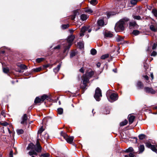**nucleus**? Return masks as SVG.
<instances>
[{
  "label": "nucleus",
  "mask_w": 157,
  "mask_h": 157,
  "mask_svg": "<svg viewBox=\"0 0 157 157\" xmlns=\"http://www.w3.org/2000/svg\"><path fill=\"white\" fill-rule=\"evenodd\" d=\"M28 150H30L28 154L30 155H37V152H40L41 151L42 147L41 146H36L32 143H30L27 148Z\"/></svg>",
  "instance_id": "1"
},
{
  "label": "nucleus",
  "mask_w": 157,
  "mask_h": 157,
  "mask_svg": "<svg viewBox=\"0 0 157 157\" xmlns=\"http://www.w3.org/2000/svg\"><path fill=\"white\" fill-rule=\"evenodd\" d=\"M129 21V19L127 18H124L123 19L120 20L116 25L115 27V29L116 32H118L121 31H123L124 30V25L125 22Z\"/></svg>",
  "instance_id": "2"
},
{
  "label": "nucleus",
  "mask_w": 157,
  "mask_h": 157,
  "mask_svg": "<svg viewBox=\"0 0 157 157\" xmlns=\"http://www.w3.org/2000/svg\"><path fill=\"white\" fill-rule=\"evenodd\" d=\"M75 38V36L72 35L68 36L67 40V42L64 45V52L68 50L72 45L73 41Z\"/></svg>",
  "instance_id": "3"
},
{
  "label": "nucleus",
  "mask_w": 157,
  "mask_h": 157,
  "mask_svg": "<svg viewBox=\"0 0 157 157\" xmlns=\"http://www.w3.org/2000/svg\"><path fill=\"white\" fill-rule=\"evenodd\" d=\"M60 135L61 136L63 137L68 143L70 144L72 143L74 139V137L73 136H68L66 133H64L63 132H61Z\"/></svg>",
  "instance_id": "4"
},
{
  "label": "nucleus",
  "mask_w": 157,
  "mask_h": 157,
  "mask_svg": "<svg viewBox=\"0 0 157 157\" xmlns=\"http://www.w3.org/2000/svg\"><path fill=\"white\" fill-rule=\"evenodd\" d=\"M106 95L108 100L111 102H113L118 99L117 94L115 93H112L109 94L107 92Z\"/></svg>",
  "instance_id": "5"
},
{
  "label": "nucleus",
  "mask_w": 157,
  "mask_h": 157,
  "mask_svg": "<svg viewBox=\"0 0 157 157\" xmlns=\"http://www.w3.org/2000/svg\"><path fill=\"white\" fill-rule=\"evenodd\" d=\"M101 96V90L99 88L97 87L95 90L94 98L97 101H99L100 100V98Z\"/></svg>",
  "instance_id": "6"
},
{
  "label": "nucleus",
  "mask_w": 157,
  "mask_h": 157,
  "mask_svg": "<svg viewBox=\"0 0 157 157\" xmlns=\"http://www.w3.org/2000/svg\"><path fill=\"white\" fill-rule=\"evenodd\" d=\"M86 31L88 33H90L91 31V29L90 28V26L83 27L82 28L80 31V36L84 35V33Z\"/></svg>",
  "instance_id": "7"
},
{
  "label": "nucleus",
  "mask_w": 157,
  "mask_h": 157,
  "mask_svg": "<svg viewBox=\"0 0 157 157\" xmlns=\"http://www.w3.org/2000/svg\"><path fill=\"white\" fill-rule=\"evenodd\" d=\"M89 78L87 75L86 74H84L83 75L82 77V79L83 84L84 85V87L83 89H85L87 86L86 84L89 81Z\"/></svg>",
  "instance_id": "8"
},
{
  "label": "nucleus",
  "mask_w": 157,
  "mask_h": 157,
  "mask_svg": "<svg viewBox=\"0 0 157 157\" xmlns=\"http://www.w3.org/2000/svg\"><path fill=\"white\" fill-rule=\"evenodd\" d=\"M145 91L147 93L154 94L155 93V91L152 88H149L148 87H145L144 88Z\"/></svg>",
  "instance_id": "9"
},
{
  "label": "nucleus",
  "mask_w": 157,
  "mask_h": 157,
  "mask_svg": "<svg viewBox=\"0 0 157 157\" xmlns=\"http://www.w3.org/2000/svg\"><path fill=\"white\" fill-rule=\"evenodd\" d=\"M137 25L136 22L135 21H132L129 23V28L130 29H132L135 27H136Z\"/></svg>",
  "instance_id": "10"
},
{
  "label": "nucleus",
  "mask_w": 157,
  "mask_h": 157,
  "mask_svg": "<svg viewBox=\"0 0 157 157\" xmlns=\"http://www.w3.org/2000/svg\"><path fill=\"white\" fill-rule=\"evenodd\" d=\"M28 119L27 115L26 114H25L22 117V121L21 122V123L22 124L27 123V121Z\"/></svg>",
  "instance_id": "11"
},
{
  "label": "nucleus",
  "mask_w": 157,
  "mask_h": 157,
  "mask_svg": "<svg viewBox=\"0 0 157 157\" xmlns=\"http://www.w3.org/2000/svg\"><path fill=\"white\" fill-rule=\"evenodd\" d=\"M97 24L98 26L101 27L105 25L106 24H105L104 21L103 19H99L97 21Z\"/></svg>",
  "instance_id": "12"
},
{
  "label": "nucleus",
  "mask_w": 157,
  "mask_h": 157,
  "mask_svg": "<svg viewBox=\"0 0 157 157\" xmlns=\"http://www.w3.org/2000/svg\"><path fill=\"white\" fill-rule=\"evenodd\" d=\"M136 86L138 89H141L143 88L144 84L141 82L138 81L136 84Z\"/></svg>",
  "instance_id": "13"
},
{
  "label": "nucleus",
  "mask_w": 157,
  "mask_h": 157,
  "mask_svg": "<svg viewBox=\"0 0 157 157\" xmlns=\"http://www.w3.org/2000/svg\"><path fill=\"white\" fill-rule=\"evenodd\" d=\"M128 121L129 124H131L133 122L135 118V117L134 116L129 115L128 116Z\"/></svg>",
  "instance_id": "14"
},
{
  "label": "nucleus",
  "mask_w": 157,
  "mask_h": 157,
  "mask_svg": "<svg viewBox=\"0 0 157 157\" xmlns=\"http://www.w3.org/2000/svg\"><path fill=\"white\" fill-rule=\"evenodd\" d=\"M150 29L152 31L154 32H157V27L155 25H150Z\"/></svg>",
  "instance_id": "15"
},
{
  "label": "nucleus",
  "mask_w": 157,
  "mask_h": 157,
  "mask_svg": "<svg viewBox=\"0 0 157 157\" xmlns=\"http://www.w3.org/2000/svg\"><path fill=\"white\" fill-rule=\"evenodd\" d=\"M105 36L106 37H112L113 36V35L110 32H106L105 33Z\"/></svg>",
  "instance_id": "16"
},
{
  "label": "nucleus",
  "mask_w": 157,
  "mask_h": 157,
  "mask_svg": "<svg viewBox=\"0 0 157 157\" xmlns=\"http://www.w3.org/2000/svg\"><path fill=\"white\" fill-rule=\"evenodd\" d=\"M88 17L86 15L84 14H82L80 16L81 19L83 21L86 20Z\"/></svg>",
  "instance_id": "17"
},
{
  "label": "nucleus",
  "mask_w": 157,
  "mask_h": 157,
  "mask_svg": "<svg viewBox=\"0 0 157 157\" xmlns=\"http://www.w3.org/2000/svg\"><path fill=\"white\" fill-rule=\"evenodd\" d=\"M44 129H43V127H41L39 129L38 132H37V138H39V135H40L42 132L44 131Z\"/></svg>",
  "instance_id": "18"
},
{
  "label": "nucleus",
  "mask_w": 157,
  "mask_h": 157,
  "mask_svg": "<svg viewBox=\"0 0 157 157\" xmlns=\"http://www.w3.org/2000/svg\"><path fill=\"white\" fill-rule=\"evenodd\" d=\"M86 74L89 78H90L94 75V72L92 71L87 72Z\"/></svg>",
  "instance_id": "19"
},
{
  "label": "nucleus",
  "mask_w": 157,
  "mask_h": 157,
  "mask_svg": "<svg viewBox=\"0 0 157 157\" xmlns=\"http://www.w3.org/2000/svg\"><path fill=\"white\" fill-rule=\"evenodd\" d=\"M140 153H142L144 150V147L143 145H141L139 147Z\"/></svg>",
  "instance_id": "20"
},
{
  "label": "nucleus",
  "mask_w": 157,
  "mask_h": 157,
  "mask_svg": "<svg viewBox=\"0 0 157 157\" xmlns=\"http://www.w3.org/2000/svg\"><path fill=\"white\" fill-rule=\"evenodd\" d=\"M124 38L120 36H118L116 38V40L118 42H123V41Z\"/></svg>",
  "instance_id": "21"
},
{
  "label": "nucleus",
  "mask_w": 157,
  "mask_h": 157,
  "mask_svg": "<svg viewBox=\"0 0 157 157\" xmlns=\"http://www.w3.org/2000/svg\"><path fill=\"white\" fill-rule=\"evenodd\" d=\"M42 102L40 98L38 97H36L35 99L34 102L36 104L40 103Z\"/></svg>",
  "instance_id": "22"
},
{
  "label": "nucleus",
  "mask_w": 157,
  "mask_h": 157,
  "mask_svg": "<svg viewBox=\"0 0 157 157\" xmlns=\"http://www.w3.org/2000/svg\"><path fill=\"white\" fill-rule=\"evenodd\" d=\"M60 67H61V64H59V65H58L57 67L56 68H55L54 69V70H53L54 71L55 73H57L58 72V71H59Z\"/></svg>",
  "instance_id": "23"
},
{
  "label": "nucleus",
  "mask_w": 157,
  "mask_h": 157,
  "mask_svg": "<svg viewBox=\"0 0 157 157\" xmlns=\"http://www.w3.org/2000/svg\"><path fill=\"white\" fill-rule=\"evenodd\" d=\"M48 98V95L46 94H44L40 98L42 102H43L45 99H47Z\"/></svg>",
  "instance_id": "24"
},
{
  "label": "nucleus",
  "mask_w": 157,
  "mask_h": 157,
  "mask_svg": "<svg viewBox=\"0 0 157 157\" xmlns=\"http://www.w3.org/2000/svg\"><path fill=\"white\" fill-rule=\"evenodd\" d=\"M78 14V12L76 11H75L74 12L73 15L71 16V19L73 20L75 18L76 15Z\"/></svg>",
  "instance_id": "25"
},
{
  "label": "nucleus",
  "mask_w": 157,
  "mask_h": 157,
  "mask_svg": "<svg viewBox=\"0 0 157 157\" xmlns=\"http://www.w3.org/2000/svg\"><path fill=\"white\" fill-rule=\"evenodd\" d=\"M128 123V121L127 120L125 119L124 121L120 123V125L121 126H124L127 124Z\"/></svg>",
  "instance_id": "26"
},
{
  "label": "nucleus",
  "mask_w": 157,
  "mask_h": 157,
  "mask_svg": "<svg viewBox=\"0 0 157 157\" xmlns=\"http://www.w3.org/2000/svg\"><path fill=\"white\" fill-rule=\"evenodd\" d=\"M50 154L48 153L42 154L40 156V157H49Z\"/></svg>",
  "instance_id": "27"
},
{
  "label": "nucleus",
  "mask_w": 157,
  "mask_h": 157,
  "mask_svg": "<svg viewBox=\"0 0 157 157\" xmlns=\"http://www.w3.org/2000/svg\"><path fill=\"white\" fill-rule=\"evenodd\" d=\"M90 3L92 5L95 6L97 4L98 1L97 0H91Z\"/></svg>",
  "instance_id": "28"
},
{
  "label": "nucleus",
  "mask_w": 157,
  "mask_h": 157,
  "mask_svg": "<svg viewBox=\"0 0 157 157\" xmlns=\"http://www.w3.org/2000/svg\"><path fill=\"white\" fill-rule=\"evenodd\" d=\"M63 112V109L62 108H59L57 109V113L59 114H62Z\"/></svg>",
  "instance_id": "29"
},
{
  "label": "nucleus",
  "mask_w": 157,
  "mask_h": 157,
  "mask_svg": "<svg viewBox=\"0 0 157 157\" xmlns=\"http://www.w3.org/2000/svg\"><path fill=\"white\" fill-rule=\"evenodd\" d=\"M109 56V54H106L104 55H102L101 56V59H104L107 58H108Z\"/></svg>",
  "instance_id": "30"
},
{
  "label": "nucleus",
  "mask_w": 157,
  "mask_h": 157,
  "mask_svg": "<svg viewBox=\"0 0 157 157\" xmlns=\"http://www.w3.org/2000/svg\"><path fill=\"white\" fill-rule=\"evenodd\" d=\"M146 137V136L143 134H140L139 136V138L141 140H142L145 138Z\"/></svg>",
  "instance_id": "31"
},
{
  "label": "nucleus",
  "mask_w": 157,
  "mask_h": 157,
  "mask_svg": "<svg viewBox=\"0 0 157 157\" xmlns=\"http://www.w3.org/2000/svg\"><path fill=\"white\" fill-rule=\"evenodd\" d=\"M138 1L137 0H131L130 3L132 5H136Z\"/></svg>",
  "instance_id": "32"
},
{
  "label": "nucleus",
  "mask_w": 157,
  "mask_h": 157,
  "mask_svg": "<svg viewBox=\"0 0 157 157\" xmlns=\"http://www.w3.org/2000/svg\"><path fill=\"white\" fill-rule=\"evenodd\" d=\"M152 12L154 15L157 17V10L156 9H153L152 11Z\"/></svg>",
  "instance_id": "33"
},
{
  "label": "nucleus",
  "mask_w": 157,
  "mask_h": 157,
  "mask_svg": "<svg viewBox=\"0 0 157 157\" xmlns=\"http://www.w3.org/2000/svg\"><path fill=\"white\" fill-rule=\"evenodd\" d=\"M24 132V130L22 129H17V132L18 135L23 134Z\"/></svg>",
  "instance_id": "34"
},
{
  "label": "nucleus",
  "mask_w": 157,
  "mask_h": 157,
  "mask_svg": "<svg viewBox=\"0 0 157 157\" xmlns=\"http://www.w3.org/2000/svg\"><path fill=\"white\" fill-rule=\"evenodd\" d=\"M132 34L135 36H136L139 34L140 33L139 31L137 30H134L132 32Z\"/></svg>",
  "instance_id": "35"
},
{
  "label": "nucleus",
  "mask_w": 157,
  "mask_h": 157,
  "mask_svg": "<svg viewBox=\"0 0 157 157\" xmlns=\"http://www.w3.org/2000/svg\"><path fill=\"white\" fill-rule=\"evenodd\" d=\"M91 54L92 55H95L97 53L96 50L94 49H92L90 51Z\"/></svg>",
  "instance_id": "36"
},
{
  "label": "nucleus",
  "mask_w": 157,
  "mask_h": 157,
  "mask_svg": "<svg viewBox=\"0 0 157 157\" xmlns=\"http://www.w3.org/2000/svg\"><path fill=\"white\" fill-rule=\"evenodd\" d=\"M150 148L155 152H156L157 151V149H156L155 146L154 145H152Z\"/></svg>",
  "instance_id": "37"
},
{
  "label": "nucleus",
  "mask_w": 157,
  "mask_h": 157,
  "mask_svg": "<svg viewBox=\"0 0 157 157\" xmlns=\"http://www.w3.org/2000/svg\"><path fill=\"white\" fill-rule=\"evenodd\" d=\"M134 151V150L132 147H130L128 149L126 150V152H132Z\"/></svg>",
  "instance_id": "38"
},
{
  "label": "nucleus",
  "mask_w": 157,
  "mask_h": 157,
  "mask_svg": "<svg viewBox=\"0 0 157 157\" xmlns=\"http://www.w3.org/2000/svg\"><path fill=\"white\" fill-rule=\"evenodd\" d=\"M44 60L43 58H39L36 59V61L38 63H40Z\"/></svg>",
  "instance_id": "39"
},
{
  "label": "nucleus",
  "mask_w": 157,
  "mask_h": 157,
  "mask_svg": "<svg viewBox=\"0 0 157 157\" xmlns=\"http://www.w3.org/2000/svg\"><path fill=\"white\" fill-rule=\"evenodd\" d=\"M41 67H40L36 68L34 69L33 71L34 72H37L40 71L41 70Z\"/></svg>",
  "instance_id": "40"
},
{
  "label": "nucleus",
  "mask_w": 157,
  "mask_h": 157,
  "mask_svg": "<svg viewBox=\"0 0 157 157\" xmlns=\"http://www.w3.org/2000/svg\"><path fill=\"white\" fill-rule=\"evenodd\" d=\"M76 52L75 51H73L71 52L70 53V57L72 58L73 56H75L76 55Z\"/></svg>",
  "instance_id": "41"
},
{
  "label": "nucleus",
  "mask_w": 157,
  "mask_h": 157,
  "mask_svg": "<svg viewBox=\"0 0 157 157\" xmlns=\"http://www.w3.org/2000/svg\"><path fill=\"white\" fill-rule=\"evenodd\" d=\"M20 68H21V69H27V66L24 64H21L20 66Z\"/></svg>",
  "instance_id": "42"
},
{
  "label": "nucleus",
  "mask_w": 157,
  "mask_h": 157,
  "mask_svg": "<svg viewBox=\"0 0 157 157\" xmlns=\"http://www.w3.org/2000/svg\"><path fill=\"white\" fill-rule=\"evenodd\" d=\"M133 17L134 19L138 20H140L141 19V17L139 16L133 15Z\"/></svg>",
  "instance_id": "43"
},
{
  "label": "nucleus",
  "mask_w": 157,
  "mask_h": 157,
  "mask_svg": "<svg viewBox=\"0 0 157 157\" xmlns=\"http://www.w3.org/2000/svg\"><path fill=\"white\" fill-rule=\"evenodd\" d=\"M85 12L89 13H92L93 11L91 9H87L85 10Z\"/></svg>",
  "instance_id": "44"
},
{
  "label": "nucleus",
  "mask_w": 157,
  "mask_h": 157,
  "mask_svg": "<svg viewBox=\"0 0 157 157\" xmlns=\"http://www.w3.org/2000/svg\"><path fill=\"white\" fill-rule=\"evenodd\" d=\"M39 140H40V139H39V138H37V141H36V146H41L40 144V143H39Z\"/></svg>",
  "instance_id": "45"
},
{
  "label": "nucleus",
  "mask_w": 157,
  "mask_h": 157,
  "mask_svg": "<svg viewBox=\"0 0 157 157\" xmlns=\"http://www.w3.org/2000/svg\"><path fill=\"white\" fill-rule=\"evenodd\" d=\"M69 26V25L68 24L63 25H62V27L63 29H66L68 28Z\"/></svg>",
  "instance_id": "46"
},
{
  "label": "nucleus",
  "mask_w": 157,
  "mask_h": 157,
  "mask_svg": "<svg viewBox=\"0 0 157 157\" xmlns=\"http://www.w3.org/2000/svg\"><path fill=\"white\" fill-rule=\"evenodd\" d=\"M3 71L4 73H7L9 72V69L7 68H3Z\"/></svg>",
  "instance_id": "47"
},
{
  "label": "nucleus",
  "mask_w": 157,
  "mask_h": 157,
  "mask_svg": "<svg viewBox=\"0 0 157 157\" xmlns=\"http://www.w3.org/2000/svg\"><path fill=\"white\" fill-rule=\"evenodd\" d=\"M157 54V53L155 51H153L151 54V56H155Z\"/></svg>",
  "instance_id": "48"
},
{
  "label": "nucleus",
  "mask_w": 157,
  "mask_h": 157,
  "mask_svg": "<svg viewBox=\"0 0 157 157\" xmlns=\"http://www.w3.org/2000/svg\"><path fill=\"white\" fill-rule=\"evenodd\" d=\"M106 111H104V113H105L106 114H109L110 113V109L108 108L107 109L106 108L105 109Z\"/></svg>",
  "instance_id": "49"
},
{
  "label": "nucleus",
  "mask_w": 157,
  "mask_h": 157,
  "mask_svg": "<svg viewBox=\"0 0 157 157\" xmlns=\"http://www.w3.org/2000/svg\"><path fill=\"white\" fill-rule=\"evenodd\" d=\"M146 146L149 148H150L152 145L150 143H147L146 144Z\"/></svg>",
  "instance_id": "50"
},
{
  "label": "nucleus",
  "mask_w": 157,
  "mask_h": 157,
  "mask_svg": "<svg viewBox=\"0 0 157 157\" xmlns=\"http://www.w3.org/2000/svg\"><path fill=\"white\" fill-rule=\"evenodd\" d=\"M0 124L4 126H6L7 125H8V123L6 122H4L1 123Z\"/></svg>",
  "instance_id": "51"
},
{
  "label": "nucleus",
  "mask_w": 157,
  "mask_h": 157,
  "mask_svg": "<svg viewBox=\"0 0 157 157\" xmlns=\"http://www.w3.org/2000/svg\"><path fill=\"white\" fill-rule=\"evenodd\" d=\"M78 45L81 48H82L83 47V44L81 43H79L78 44Z\"/></svg>",
  "instance_id": "52"
},
{
  "label": "nucleus",
  "mask_w": 157,
  "mask_h": 157,
  "mask_svg": "<svg viewBox=\"0 0 157 157\" xmlns=\"http://www.w3.org/2000/svg\"><path fill=\"white\" fill-rule=\"evenodd\" d=\"M157 45L155 43H154L152 46V49L153 50L155 49L156 48Z\"/></svg>",
  "instance_id": "53"
},
{
  "label": "nucleus",
  "mask_w": 157,
  "mask_h": 157,
  "mask_svg": "<svg viewBox=\"0 0 157 157\" xmlns=\"http://www.w3.org/2000/svg\"><path fill=\"white\" fill-rule=\"evenodd\" d=\"M128 155L129 157H133L134 156V154L132 153H130Z\"/></svg>",
  "instance_id": "54"
},
{
  "label": "nucleus",
  "mask_w": 157,
  "mask_h": 157,
  "mask_svg": "<svg viewBox=\"0 0 157 157\" xmlns=\"http://www.w3.org/2000/svg\"><path fill=\"white\" fill-rule=\"evenodd\" d=\"M10 157H13V151H10Z\"/></svg>",
  "instance_id": "55"
},
{
  "label": "nucleus",
  "mask_w": 157,
  "mask_h": 157,
  "mask_svg": "<svg viewBox=\"0 0 157 157\" xmlns=\"http://www.w3.org/2000/svg\"><path fill=\"white\" fill-rule=\"evenodd\" d=\"M84 70L82 68L79 70V71L82 73H83L84 72Z\"/></svg>",
  "instance_id": "56"
},
{
  "label": "nucleus",
  "mask_w": 157,
  "mask_h": 157,
  "mask_svg": "<svg viewBox=\"0 0 157 157\" xmlns=\"http://www.w3.org/2000/svg\"><path fill=\"white\" fill-rule=\"evenodd\" d=\"M144 77L146 80L148 79V77L147 75H145Z\"/></svg>",
  "instance_id": "57"
},
{
  "label": "nucleus",
  "mask_w": 157,
  "mask_h": 157,
  "mask_svg": "<svg viewBox=\"0 0 157 157\" xmlns=\"http://www.w3.org/2000/svg\"><path fill=\"white\" fill-rule=\"evenodd\" d=\"M101 63L99 62H98L97 63V66L98 67H100V66H101Z\"/></svg>",
  "instance_id": "58"
},
{
  "label": "nucleus",
  "mask_w": 157,
  "mask_h": 157,
  "mask_svg": "<svg viewBox=\"0 0 157 157\" xmlns=\"http://www.w3.org/2000/svg\"><path fill=\"white\" fill-rule=\"evenodd\" d=\"M60 48V46L59 45H58L57 46H56L54 48L55 49H59Z\"/></svg>",
  "instance_id": "59"
},
{
  "label": "nucleus",
  "mask_w": 157,
  "mask_h": 157,
  "mask_svg": "<svg viewBox=\"0 0 157 157\" xmlns=\"http://www.w3.org/2000/svg\"><path fill=\"white\" fill-rule=\"evenodd\" d=\"M49 65L47 64V65H44V67L45 68H47V67H49Z\"/></svg>",
  "instance_id": "60"
},
{
  "label": "nucleus",
  "mask_w": 157,
  "mask_h": 157,
  "mask_svg": "<svg viewBox=\"0 0 157 157\" xmlns=\"http://www.w3.org/2000/svg\"><path fill=\"white\" fill-rule=\"evenodd\" d=\"M150 75H151V77L152 79H153V78H154V76H153V74L152 73H151V74Z\"/></svg>",
  "instance_id": "61"
},
{
  "label": "nucleus",
  "mask_w": 157,
  "mask_h": 157,
  "mask_svg": "<svg viewBox=\"0 0 157 157\" xmlns=\"http://www.w3.org/2000/svg\"><path fill=\"white\" fill-rule=\"evenodd\" d=\"M1 114L3 116H4V115H5V113H4L3 112H2V111L1 112Z\"/></svg>",
  "instance_id": "62"
},
{
  "label": "nucleus",
  "mask_w": 157,
  "mask_h": 157,
  "mask_svg": "<svg viewBox=\"0 0 157 157\" xmlns=\"http://www.w3.org/2000/svg\"><path fill=\"white\" fill-rule=\"evenodd\" d=\"M144 67L145 69H147V67H146L145 66V64L144 65Z\"/></svg>",
  "instance_id": "63"
},
{
  "label": "nucleus",
  "mask_w": 157,
  "mask_h": 157,
  "mask_svg": "<svg viewBox=\"0 0 157 157\" xmlns=\"http://www.w3.org/2000/svg\"><path fill=\"white\" fill-rule=\"evenodd\" d=\"M124 157H129L128 155H125Z\"/></svg>",
  "instance_id": "64"
}]
</instances>
